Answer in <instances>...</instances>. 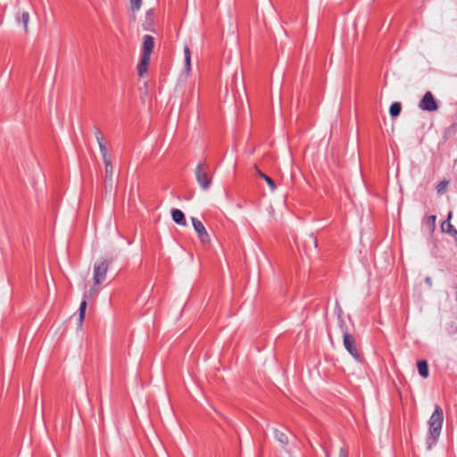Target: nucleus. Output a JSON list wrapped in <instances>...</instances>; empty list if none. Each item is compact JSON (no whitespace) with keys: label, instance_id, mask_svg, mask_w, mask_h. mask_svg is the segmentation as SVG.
Segmentation results:
<instances>
[{"label":"nucleus","instance_id":"obj_7","mask_svg":"<svg viewBox=\"0 0 457 457\" xmlns=\"http://www.w3.org/2000/svg\"><path fill=\"white\" fill-rule=\"evenodd\" d=\"M104 188L105 191L112 188L113 166L112 161L104 162Z\"/></svg>","mask_w":457,"mask_h":457},{"label":"nucleus","instance_id":"obj_21","mask_svg":"<svg viewBox=\"0 0 457 457\" xmlns=\"http://www.w3.org/2000/svg\"><path fill=\"white\" fill-rule=\"evenodd\" d=\"M448 184H449V181L446 179L440 181L436 187V192L438 194H442V193L445 192V190L448 187Z\"/></svg>","mask_w":457,"mask_h":457},{"label":"nucleus","instance_id":"obj_1","mask_svg":"<svg viewBox=\"0 0 457 457\" xmlns=\"http://www.w3.org/2000/svg\"><path fill=\"white\" fill-rule=\"evenodd\" d=\"M443 423L444 411L440 405L436 404L435 410L428 421V429L426 438L428 449H431L434 445H436L441 434Z\"/></svg>","mask_w":457,"mask_h":457},{"label":"nucleus","instance_id":"obj_22","mask_svg":"<svg viewBox=\"0 0 457 457\" xmlns=\"http://www.w3.org/2000/svg\"><path fill=\"white\" fill-rule=\"evenodd\" d=\"M94 134H95L96 139V141L98 143V145L100 144H104L105 143L104 142V135H103V133L101 132V130L98 128L95 129Z\"/></svg>","mask_w":457,"mask_h":457},{"label":"nucleus","instance_id":"obj_25","mask_svg":"<svg viewBox=\"0 0 457 457\" xmlns=\"http://www.w3.org/2000/svg\"><path fill=\"white\" fill-rule=\"evenodd\" d=\"M234 83H235L236 85H237V84H238V83H242V84H244V83H245V81H244L243 75H242V74H240V75L236 74V75H235V77H234Z\"/></svg>","mask_w":457,"mask_h":457},{"label":"nucleus","instance_id":"obj_16","mask_svg":"<svg viewBox=\"0 0 457 457\" xmlns=\"http://www.w3.org/2000/svg\"><path fill=\"white\" fill-rule=\"evenodd\" d=\"M402 111V104L399 102H394L389 107V114L392 118L397 117Z\"/></svg>","mask_w":457,"mask_h":457},{"label":"nucleus","instance_id":"obj_28","mask_svg":"<svg viewBox=\"0 0 457 457\" xmlns=\"http://www.w3.org/2000/svg\"><path fill=\"white\" fill-rule=\"evenodd\" d=\"M310 240L313 243L314 246L317 247V239L312 236H310Z\"/></svg>","mask_w":457,"mask_h":457},{"label":"nucleus","instance_id":"obj_9","mask_svg":"<svg viewBox=\"0 0 457 457\" xmlns=\"http://www.w3.org/2000/svg\"><path fill=\"white\" fill-rule=\"evenodd\" d=\"M154 46V37L150 35L144 36L142 55L151 57Z\"/></svg>","mask_w":457,"mask_h":457},{"label":"nucleus","instance_id":"obj_14","mask_svg":"<svg viewBox=\"0 0 457 457\" xmlns=\"http://www.w3.org/2000/svg\"><path fill=\"white\" fill-rule=\"evenodd\" d=\"M255 169L257 171V175L266 181V183L268 184V186L270 187L271 191H274L277 187L274 180L271 178H270L269 176H267L266 174H264L263 172H262L257 167H255Z\"/></svg>","mask_w":457,"mask_h":457},{"label":"nucleus","instance_id":"obj_8","mask_svg":"<svg viewBox=\"0 0 457 457\" xmlns=\"http://www.w3.org/2000/svg\"><path fill=\"white\" fill-rule=\"evenodd\" d=\"M452 217H453V212H449V213L447 215V219L445 221H443L441 224V230L445 233L451 235L453 237V239L457 245V230L454 228V227L450 222Z\"/></svg>","mask_w":457,"mask_h":457},{"label":"nucleus","instance_id":"obj_13","mask_svg":"<svg viewBox=\"0 0 457 457\" xmlns=\"http://www.w3.org/2000/svg\"><path fill=\"white\" fill-rule=\"evenodd\" d=\"M87 310V296L85 295L79 308V326L81 327Z\"/></svg>","mask_w":457,"mask_h":457},{"label":"nucleus","instance_id":"obj_27","mask_svg":"<svg viewBox=\"0 0 457 457\" xmlns=\"http://www.w3.org/2000/svg\"><path fill=\"white\" fill-rule=\"evenodd\" d=\"M323 450L325 452V456L326 457H331V451L330 450H328V449H327L325 447H323Z\"/></svg>","mask_w":457,"mask_h":457},{"label":"nucleus","instance_id":"obj_26","mask_svg":"<svg viewBox=\"0 0 457 457\" xmlns=\"http://www.w3.org/2000/svg\"><path fill=\"white\" fill-rule=\"evenodd\" d=\"M338 457H348V451L345 448L341 447Z\"/></svg>","mask_w":457,"mask_h":457},{"label":"nucleus","instance_id":"obj_10","mask_svg":"<svg viewBox=\"0 0 457 457\" xmlns=\"http://www.w3.org/2000/svg\"><path fill=\"white\" fill-rule=\"evenodd\" d=\"M171 216H172V220H174V222L177 223L178 225L184 226V227H186L187 225L185 215L181 210L172 209Z\"/></svg>","mask_w":457,"mask_h":457},{"label":"nucleus","instance_id":"obj_20","mask_svg":"<svg viewBox=\"0 0 457 457\" xmlns=\"http://www.w3.org/2000/svg\"><path fill=\"white\" fill-rule=\"evenodd\" d=\"M337 320L340 331L342 332L343 337H345V333H349L347 325L341 314H338Z\"/></svg>","mask_w":457,"mask_h":457},{"label":"nucleus","instance_id":"obj_24","mask_svg":"<svg viewBox=\"0 0 457 457\" xmlns=\"http://www.w3.org/2000/svg\"><path fill=\"white\" fill-rule=\"evenodd\" d=\"M142 0H130L131 10L137 11L141 6Z\"/></svg>","mask_w":457,"mask_h":457},{"label":"nucleus","instance_id":"obj_6","mask_svg":"<svg viewBox=\"0 0 457 457\" xmlns=\"http://www.w3.org/2000/svg\"><path fill=\"white\" fill-rule=\"evenodd\" d=\"M419 108L428 112H435L438 109L437 102L430 91L426 92L419 103Z\"/></svg>","mask_w":457,"mask_h":457},{"label":"nucleus","instance_id":"obj_19","mask_svg":"<svg viewBox=\"0 0 457 457\" xmlns=\"http://www.w3.org/2000/svg\"><path fill=\"white\" fill-rule=\"evenodd\" d=\"M100 153L103 158V162L112 161L111 155L108 153L105 143L99 145Z\"/></svg>","mask_w":457,"mask_h":457},{"label":"nucleus","instance_id":"obj_15","mask_svg":"<svg viewBox=\"0 0 457 457\" xmlns=\"http://www.w3.org/2000/svg\"><path fill=\"white\" fill-rule=\"evenodd\" d=\"M184 57H185V71L188 75L191 68V53L187 46L184 47Z\"/></svg>","mask_w":457,"mask_h":457},{"label":"nucleus","instance_id":"obj_11","mask_svg":"<svg viewBox=\"0 0 457 457\" xmlns=\"http://www.w3.org/2000/svg\"><path fill=\"white\" fill-rule=\"evenodd\" d=\"M149 62L150 57L141 55V60L137 65V73L140 77H143L145 74H146Z\"/></svg>","mask_w":457,"mask_h":457},{"label":"nucleus","instance_id":"obj_2","mask_svg":"<svg viewBox=\"0 0 457 457\" xmlns=\"http://www.w3.org/2000/svg\"><path fill=\"white\" fill-rule=\"evenodd\" d=\"M195 179L199 184L200 187L206 191L208 190L212 183V178L210 174L209 165L206 161H201L195 170Z\"/></svg>","mask_w":457,"mask_h":457},{"label":"nucleus","instance_id":"obj_18","mask_svg":"<svg viewBox=\"0 0 457 457\" xmlns=\"http://www.w3.org/2000/svg\"><path fill=\"white\" fill-rule=\"evenodd\" d=\"M273 433H274V436L275 438L280 443L282 444L283 445H286L288 444V437L287 436L282 432V431H279L278 429L277 428H274L273 430Z\"/></svg>","mask_w":457,"mask_h":457},{"label":"nucleus","instance_id":"obj_12","mask_svg":"<svg viewBox=\"0 0 457 457\" xmlns=\"http://www.w3.org/2000/svg\"><path fill=\"white\" fill-rule=\"evenodd\" d=\"M417 367L419 374L422 378H427L429 375L428 361L426 360H420L417 362Z\"/></svg>","mask_w":457,"mask_h":457},{"label":"nucleus","instance_id":"obj_23","mask_svg":"<svg viewBox=\"0 0 457 457\" xmlns=\"http://www.w3.org/2000/svg\"><path fill=\"white\" fill-rule=\"evenodd\" d=\"M29 20V13L28 12H23L21 13V21H22V23H23L24 30L26 32L28 31Z\"/></svg>","mask_w":457,"mask_h":457},{"label":"nucleus","instance_id":"obj_4","mask_svg":"<svg viewBox=\"0 0 457 457\" xmlns=\"http://www.w3.org/2000/svg\"><path fill=\"white\" fill-rule=\"evenodd\" d=\"M110 262L106 259H100L94 264V284L96 286L102 284L106 278Z\"/></svg>","mask_w":457,"mask_h":457},{"label":"nucleus","instance_id":"obj_3","mask_svg":"<svg viewBox=\"0 0 457 457\" xmlns=\"http://www.w3.org/2000/svg\"><path fill=\"white\" fill-rule=\"evenodd\" d=\"M343 344L346 351L353 359L358 361H361L363 360V355L358 348L356 338L353 335L345 333V337H343Z\"/></svg>","mask_w":457,"mask_h":457},{"label":"nucleus","instance_id":"obj_5","mask_svg":"<svg viewBox=\"0 0 457 457\" xmlns=\"http://www.w3.org/2000/svg\"><path fill=\"white\" fill-rule=\"evenodd\" d=\"M192 225L194 227L195 231L196 232L198 238L201 242V244L204 246H208L211 244V237L204 227V225L202 223L201 220H199L197 218L192 217L191 218Z\"/></svg>","mask_w":457,"mask_h":457},{"label":"nucleus","instance_id":"obj_17","mask_svg":"<svg viewBox=\"0 0 457 457\" xmlns=\"http://www.w3.org/2000/svg\"><path fill=\"white\" fill-rule=\"evenodd\" d=\"M436 215H429L424 220L425 225L428 227L429 232L433 233L436 229Z\"/></svg>","mask_w":457,"mask_h":457}]
</instances>
